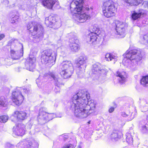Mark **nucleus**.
<instances>
[{
  "label": "nucleus",
  "instance_id": "9b49d317",
  "mask_svg": "<svg viewBox=\"0 0 148 148\" xmlns=\"http://www.w3.org/2000/svg\"><path fill=\"white\" fill-rule=\"evenodd\" d=\"M27 117V113L23 111H15L13 115L11 116L12 121L16 122L18 121H22Z\"/></svg>",
  "mask_w": 148,
  "mask_h": 148
},
{
  "label": "nucleus",
  "instance_id": "f03ea898",
  "mask_svg": "<svg viewBox=\"0 0 148 148\" xmlns=\"http://www.w3.org/2000/svg\"><path fill=\"white\" fill-rule=\"evenodd\" d=\"M130 50L129 49L126 51L125 55L124 54L125 58H124L123 62L124 63L125 60L127 59L126 63H130V66L131 69L133 71H135L137 69L136 66L138 62L141 60V51L140 49Z\"/></svg>",
  "mask_w": 148,
  "mask_h": 148
},
{
  "label": "nucleus",
  "instance_id": "a19ab883",
  "mask_svg": "<svg viewBox=\"0 0 148 148\" xmlns=\"http://www.w3.org/2000/svg\"><path fill=\"white\" fill-rule=\"evenodd\" d=\"M14 147V145L10 143H7L5 145V148H12Z\"/></svg>",
  "mask_w": 148,
  "mask_h": 148
},
{
  "label": "nucleus",
  "instance_id": "7c9ffc66",
  "mask_svg": "<svg viewBox=\"0 0 148 148\" xmlns=\"http://www.w3.org/2000/svg\"><path fill=\"white\" fill-rule=\"evenodd\" d=\"M140 83L144 86H148V75L143 77L141 79Z\"/></svg>",
  "mask_w": 148,
  "mask_h": 148
},
{
  "label": "nucleus",
  "instance_id": "58836bf2",
  "mask_svg": "<svg viewBox=\"0 0 148 148\" xmlns=\"http://www.w3.org/2000/svg\"><path fill=\"white\" fill-rule=\"evenodd\" d=\"M144 40V43L145 44L148 43V34L145 35L143 37Z\"/></svg>",
  "mask_w": 148,
  "mask_h": 148
},
{
  "label": "nucleus",
  "instance_id": "9d476101",
  "mask_svg": "<svg viewBox=\"0 0 148 148\" xmlns=\"http://www.w3.org/2000/svg\"><path fill=\"white\" fill-rule=\"evenodd\" d=\"M17 89V91L13 92L12 93V100L15 104L19 106L22 103L23 97L20 91V90L22 89L21 88H19Z\"/></svg>",
  "mask_w": 148,
  "mask_h": 148
},
{
  "label": "nucleus",
  "instance_id": "393cba45",
  "mask_svg": "<svg viewBox=\"0 0 148 148\" xmlns=\"http://www.w3.org/2000/svg\"><path fill=\"white\" fill-rule=\"evenodd\" d=\"M117 57L112 53H107L105 56L106 60L108 61H111L114 60L115 61L117 60Z\"/></svg>",
  "mask_w": 148,
  "mask_h": 148
},
{
  "label": "nucleus",
  "instance_id": "4468645a",
  "mask_svg": "<svg viewBox=\"0 0 148 148\" xmlns=\"http://www.w3.org/2000/svg\"><path fill=\"white\" fill-rule=\"evenodd\" d=\"M42 4L44 7L51 9L53 7L56 8H59L60 6L58 1H42Z\"/></svg>",
  "mask_w": 148,
  "mask_h": 148
},
{
  "label": "nucleus",
  "instance_id": "f3484780",
  "mask_svg": "<svg viewBox=\"0 0 148 148\" xmlns=\"http://www.w3.org/2000/svg\"><path fill=\"white\" fill-rule=\"evenodd\" d=\"M116 75L117 77H119L118 79L120 84H123L126 81V75L125 72H120L117 71L116 73Z\"/></svg>",
  "mask_w": 148,
  "mask_h": 148
},
{
  "label": "nucleus",
  "instance_id": "ddd939ff",
  "mask_svg": "<svg viewBox=\"0 0 148 148\" xmlns=\"http://www.w3.org/2000/svg\"><path fill=\"white\" fill-rule=\"evenodd\" d=\"M36 61V57L33 55H30L25 63V66L26 69L30 71H33L35 67V63Z\"/></svg>",
  "mask_w": 148,
  "mask_h": 148
},
{
  "label": "nucleus",
  "instance_id": "6ab92c4d",
  "mask_svg": "<svg viewBox=\"0 0 148 148\" xmlns=\"http://www.w3.org/2000/svg\"><path fill=\"white\" fill-rule=\"evenodd\" d=\"M62 68L65 69H69L74 71V68L73 64L70 61H64L62 63Z\"/></svg>",
  "mask_w": 148,
  "mask_h": 148
},
{
  "label": "nucleus",
  "instance_id": "a878e982",
  "mask_svg": "<svg viewBox=\"0 0 148 148\" xmlns=\"http://www.w3.org/2000/svg\"><path fill=\"white\" fill-rule=\"evenodd\" d=\"M107 72L108 71L106 69L102 67L98 74L99 75V78L100 79H105Z\"/></svg>",
  "mask_w": 148,
  "mask_h": 148
},
{
  "label": "nucleus",
  "instance_id": "2f4dec72",
  "mask_svg": "<svg viewBox=\"0 0 148 148\" xmlns=\"http://www.w3.org/2000/svg\"><path fill=\"white\" fill-rule=\"evenodd\" d=\"M133 113L131 114L129 113L128 114L124 112H123L121 113V115L125 117L129 116V117L128 118V121H130L132 120L134 118V116L133 115Z\"/></svg>",
  "mask_w": 148,
  "mask_h": 148
},
{
  "label": "nucleus",
  "instance_id": "de8ad7c7",
  "mask_svg": "<svg viewBox=\"0 0 148 148\" xmlns=\"http://www.w3.org/2000/svg\"><path fill=\"white\" fill-rule=\"evenodd\" d=\"M86 9L87 10H89V8L88 7H86Z\"/></svg>",
  "mask_w": 148,
  "mask_h": 148
},
{
  "label": "nucleus",
  "instance_id": "0eeeda50",
  "mask_svg": "<svg viewBox=\"0 0 148 148\" xmlns=\"http://www.w3.org/2000/svg\"><path fill=\"white\" fill-rule=\"evenodd\" d=\"M69 35L71 37L69 39L70 49L71 51L77 52L79 49V46L78 44V40L75 34L71 33Z\"/></svg>",
  "mask_w": 148,
  "mask_h": 148
},
{
  "label": "nucleus",
  "instance_id": "864d4df0",
  "mask_svg": "<svg viewBox=\"0 0 148 148\" xmlns=\"http://www.w3.org/2000/svg\"><path fill=\"white\" fill-rule=\"evenodd\" d=\"M90 121H88V123H89V124H90Z\"/></svg>",
  "mask_w": 148,
  "mask_h": 148
},
{
  "label": "nucleus",
  "instance_id": "e433bc0d",
  "mask_svg": "<svg viewBox=\"0 0 148 148\" xmlns=\"http://www.w3.org/2000/svg\"><path fill=\"white\" fill-rule=\"evenodd\" d=\"M148 130V125L146 124L142 126V130L143 132H145Z\"/></svg>",
  "mask_w": 148,
  "mask_h": 148
},
{
  "label": "nucleus",
  "instance_id": "a18cd8bd",
  "mask_svg": "<svg viewBox=\"0 0 148 148\" xmlns=\"http://www.w3.org/2000/svg\"><path fill=\"white\" fill-rule=\"evenodd\" d=\"M68 138V136H64V140H65V139H66V138Z\"/></svg>",
  "mask_w": 148,
  "mask_h": 148
},
{
  "label": "nucleus",
  "instance_id": "603ef678",
  "mask_svg": "<svg viewBox=\"0 0 148 148\" xmlns=\"http://www.w3.org/2000/svg\"><path fill=\"white\" fill-rule=\"evenodd\" d=\"M29 145H30V146H31L32 145V143H30V144H29Z\"/></svg>",
  "mask_w": 148,
  "mask_h": 148
},
{
  "label": "nucleus",
  "instance_id": "412c9836",
  "mask_svg": "<svg viewBox=\"0 0 148 148\" xmlns=\"http://www.w3.org/2000/svg\"><path fill=\"white\" fill-rule=\"evenodd\" d=\"M50 76L55 81V85L58 88L62 84V80L60 78H59L57 75H55L54 73H50Z\"/></svg>",
  "mask_w": 148,
  "mask_h": 148
},
{
  "label": "nucleus",
  "instance_id": "cd10ccee",
  "mask_svg": "<svg viewBox=\"0 0 148 148\" xmlns=\"http://www.w3.org/2000/svg\"><path fill=\"white\" fill-rule=\"evenodd\" d=\"M126 27H124L123 29L119 28L118 30H116L118 36L119 38H123L125 37V29Z\"/></svg>",
  "mask_w": 148,
  "mask_h": 148
},
{
  "label": "nucleus",
  "instance_id": "6e6552de",
  "mask_svg": "<svg viewBox=\"0 0 148 148\" xmlns=\"http://www.w3.org/2000/svg\"><path fill=\"white\" fill-rule=\"evenodd\" d=\"M97 34L96 31L94 32H90L86 36V39L88 42H90L94 46L99 47L100 46V41L98 37L99 36Z\"/></svg>",
  "mask_w": 148,
  "mask_h": 148
},
{
  "label": "nucleus",
  "instance_id": "20e7f679",
  "mask_svg": "<svg viewBox=\"0 0 148 148\" xmlns=\"http://www.w3.org/2000/svg\"><path fill=\"white\" fill-rule=\"evenodd\" d=\"M57 55V53L56 51L50 49L46 50L41 56V62L42 63L47 64L51 66L55 63Z\"/></svg>",
  "mask_w": 148,
  "mask_h": 148
},
{
  "label": "nucleus",
  "instance_id": "4d7b16f0",
  "mask_svg": "<svg viewBox=\"0 0 148 148\" xmlns=\"http://www.w3.org/2000/svg\"><path fill=\"white\" fill-rule=\"evenodd\" d=\"M125 65H126V66L127 65V64H125Z\"/></svg>",
  "mask_w": 148,
  "mask_h": 148
},
{
  "label": "nucleus",
  "instance_id": "a211bd4d",
  "mask_svg": "<svg viewBox=\"0 0 148 148\" xmlns=\"http://www.w3.org/2000/svg\"><path fill=\"white\" fill-rule=\"evenodd\" d=\"M73 71L69 69H65L62 68V70L60 74L61 76L64 79L69 77L72 74Z\"/></svg>",
  "mask_w": 148,
  "mask_h": 148
},
{
  "label": "nucleus",
  "instance_id": "ea45409f",
  "mask_svg": "<svg viewBox=\"0 0 148 148\" xmlns=\"http://www.w3.org/2000/svg\"><path fill=\"white\" fill-rule=\"evenodd\" d=\"M24 143L23 141H21L18 143L17 145V146L18 147H20L21 148H27L26 147H24L23 146Z\"/></svg>",
  "mask_w": 148,
  "mask_h": 148
},
{
  "label": "nucleus",
  "instance_id": "bb28decb",
  "mask_svg": "<svg viewBox=\"0 0 148 148\" xmlns=\"http://www.w3.org/2000/svg\"><path fill=\"white\" fill-rule=\"evenodd\" d=\"M119 132L116 130H114L110 135V138L113 141L117 140L119 138Z\"/></svg>",
  "mask_w": 148,
  "mask_h": 148
},
{
  "label": "nucleus",
  "instance_id": "4c0bfd02",
  "mask_svg": "<svg viewBox=\"0 0 148 148\" xmlns=\"http://www.w3.org/2000/svg\"><path fill=\"white\" fill-rule=\"evenodd\" d=\"M3 3L5 6H10V7H12L14 6V5H13V4L12 5H9L8 4L9 3V2L8 1H3Z\"/></svg>",
  "mask_w": 148,
  "mask_h": 148
},
{
  "label": "nucleus",
  "instance_id": "1a4fd4ad",
  "mask_svg": "<svg viewBox=\"0 0 148 148\" xmlns=\"http://www.w3.org/2000/svg\"><path fill=\"white\" fill-rule=\"evenodd\" d=\"M27 29L32 33V35L36 36L38 38L42 37V28H40V29H39L38 26L33 25L32 23L27 25Z\"/></svg>",
  "mask_w": 148,
  "mask_h": 148
},
{
  "label": "nucleus",
  "instance_id": "c85d7f7f",
  "mask_svg": "<svg viewBox=\"0 0 148 148\" xmlns=\"http://www.w3.org/2000/svg\"><path fill=\"white\" fill-rule=\"evenodd\" d=\"M126 136L127 143L129 144H132L133 142V138L132 134L130 133L127 132L126 134Z\"/></svg>",
  "mask_w": 148,
  "mask_h": 148
},
{
  "label": "nucleus",
  "instance_id": "3c124183",
  "mask_svg": "<svg viewBox=\"0 0 148 148\" xmlns=\"http://www.w3.org/2000/svg\"><path fill=\"white\" fill-rule=\"evenodd\" d=\"M146 3V1H145L144 2H143V4H145V3Z\"/></svg>",
  "mask_w": 148,
  "mask_h": 148
},
{
  "label": "nucleus",
  "instance_id": "5fc2aeb1",
  "mask_svg": "<svg viewBox=\"0 0 148 148\" xmlns=\"http://www.w3.org/2000/svg\"><path fill=\"white\" fill-rule=\"evenodd\" d=\"M38 80V79H37L36 80V82H37V81Z\"/></svg>",
  "mask_w": 148,
  "mask_h": 148
},
{
  "label": "nucleus",
  "instance_id": "473e14b6",
  "mask_svg": "<svg viewBox=\"0 0 148 148\" xmlns=\"http://www.w3.org/2000/svg\"><path fill=\"white\" fill-rule=\"evenodd\" d=\"M7 104L6 99L3 97H0V105L3 106V107L5 106Z\"/></svg>",
  "mask_w": 148,
  "mask_h": 148
},
{
  "label": "nucleus",
  "instance_id": "423d86ee",
  "mask_svg": "<svg viewBox=\"0 0 148 148\" xmlns=\"http://www.w3.org/2000/svg\"><path fill=\"white\" fill-rule=\"evenodd\" d=\"M47 108L44 107H41L39 110L38 118L45 121V122L51 120L56 116L54 113H47Z\"/></svg>",
  "mask_w": 148,
  "mask_h": 148
},
{
  "label": "nucleus",
  "instance_id": "7ed1b4c3",
  "mask_svg": "<svg viewBox=\"0 0 148 148\" xmlns=\"http://www.w3.org/2000/svg\"><path fill=\"white\" fill-rule=\"evenodd\" d=\"M74 1L71 3L70 7L77 12L74 13L75 20L78 22L84 23L89 19L90 18V15L82 12L84 1Z\"/></svg>",
  "mask_w": 148,
  "mask_h": 148
},
{
  "label": "nucleus",
  "instance_id": "49530a36",
  "mask_svg": "<svg viewBox=\"0 0 148 148\" xmlns=\"http://www.w3.org/2000/svg\"><path fill=\"white\" fill-rule=\"evenodd\" d=\"M73 1H72V2H71V3ZM71 3H70V5H71ZM70 8L71 9V10H72V9H74V11L75 12H76V11H74V8L73 9V8Z\"/></svg>",
  "mask_w": 148,
  "mask_h": 148
},
{
  "label": "nucleus",
  "instance_id": "4be33fe9",
  "mask_svg": "<svg viewBox=\"0 0 148 148\" xmlns=\"http://www.w3.org/2000/svg\"><path fill=\"white\" fill-rule=\"evenodd\" d=\"M102 67L101 64L98 63H96L93 65L92 71L93 73L98 74Z\"/></svg>",
  "mask_w": 148,
  "mask_h": 148
},
{
  "label": "nucleus",
  "instance_id": "8fccbe9b",
  "mask_svg": "<svg viewBox=\"0 0 148 148\" xmlns=\"http://www.w3.org/2000/svg\"><path fill=\"white\" fill-rule=\"evenodd\" d=\"M58 42H59V43H61V40H58ZM61 45V44H60H60H59V45Z\"/></svg>",
  "mask_w": 148,
  "mask_h": 148
},
{
  "label": "nucleus",
  "instance_id": "c9c22d12",
  "mask_svg": "<svg viewBox=\"0 0 148 148\" xmlns=\"http://www.w3.org/2000/svg\"><path fill=\"white\" fill-rule=\"evenodd\" d=\"M19 18V17L18 16H12L11 18V22L12 23H14L17 21V19Z\"/></svg>",
  "mask_w": 148,
  "mask_h": 148
},
{
  "label": "nucleus",
  "instance_id": "b1692460",
  "mask_svg": "<svg viewBox=\"0 0 148 148\" xmlns=\"http://www.w3.org/2000/svg\"><path fill=\"white\" fill-rule=\"evenodd\" d=\"M142 1H124L125 5V6L130 5H137L139 3H142L140 2Z\"/></svg>",
  "mask_w": 148,
  "mask_h": 148
},
{
  "label": "nucleus",
  "instance_id": "2eb2a0df",
  "mask_svg": "<svg viewBox=\"0 0 148 148\" xmlns=\"http://www.w3.org/2000/svg\"><path fill=\"white\" fill-rule=\"evenodd\" d=\"M87 60V58L86 56H80L76 60V66L78 68H82L83 66V65L86 63Z\"/></svg>",
  "mask_w": 148,
  "mask_h": 148
},
{
  "label": "nucleus",
  "instance_id": "09e8293b",
  "mask_svg": "<svg viewBox=\"0 0 148 148\" xmlns=\"http://www.w3.org/2000/svg\"><path fill=\"white\" fill-rule=\"evenodd\" d=\"M77 148H81L82 147H81V146L80 145H79L77 146Z\"/></svg>",
  "mask_w": 148,
  "mask_h": 148
},
{
  "label": "nucleus",
  "instance_id": "aec40b11",
  "mask_svg": "<svg viewBox=\"0 0 148 148\" xmlns=\"http://www.w3.org/2000/svg\"><path fill=\"white\" fill-rule=\"evenodd\" d=\"M56 22L55 17L51 16L46 18L45 20V23L47 26L54 25Z\"/></svg>",
  "mask_w": 148,
  "mask_h": 148
},
{
  "label": "nucleus",
  "instance_id": "79ce46f5",
  "mask_svg": "<svg viewBox=\"0 0 148 148\" xmlns=\"http://www.w3.org/2000/svg\"><path fill=\"white\" fill-rule=\"evenodd\" d=\"M114 110V108L113 107L110 108L109 110V112L110 113H112Z\"/></svg>",
  "mask_w": 148,
  "mask_h": 148
},
{
  "label": "nucleus",
  "instance_id": "dca6fc26",
  "mask_svg": "<svg viewBox=\"0 0 148 148\" xmlns=\"http://www.w3.org/2000/svg\"><path fill=\"white\" fill-rule=\"evenodd\" d=\"M11 55L12 58L14 60L19 59L20 57L23 56V46L20 51H15L14 50L11 49L10 51Z\"/></svg>",
  "mask_w": 148,
  "mask_h": 148
},
{
  "label": "nucleus",
  "instance_id": "c03bdc74",
  "mask_svg": "<svg viewBox=\"0 0 148 148\" xmlns=\"http://www.w3.org/2000/svg\"><path fill=\"white\" fill-rule=\"evenodd\" d=\"M24 92L26 93H28L29 92V90H27V89L23 88V89Z\"/></svg>",
  "mask_w": 148,
  "mask_h": 148
},
{
  "label": "nucleus",
  "instance_id": "c756f323",
  "mask_svg": "<svg viewBox=\"0 0 148 148\" xmlns=\"http://www.w3.org/2000/svg\"><path fill=\"white\" fill-rule=\"evenodd\" d=\"M132 13L131 17L132 19L135 20L139 18L141 15L143 14L142 12L137 13L135 12H133Z\"/></svg>",
  "mask_w": 148,
  "mask_h": 148
},
{
  "label": "nucleus",
  "instance_id": "f8f14e48",
  "mask_svg": "<svg viewBox=\"0 0 148 148\" xmlns=\"http://www.w3.org/2000/svg\"><path fill=\"white\" fill-rule=\"evenodd\" d=\"M13 134L17 136H22L26 131L25 125L22 123L16 124L13 128Z\"/></svg>",
  "mask_w": 148,
  "mask_h": 148
},
{
  "label": "nucleus",
  "instance_id": "f704fd0d",
  "mask_svg": "<svg viewBox=\"0 0 148 148\" xmlns=\"http://www.w3.org/2000/svg\"><path fill=\"white\" fill-rule=\"evenodd\" d=\"M8 119V117L7 116H0V122L5 123L7 121Z\"/></svg>",
  "mask_w": 148,
  "mask_h": 148
},
{
  "label": "nucleus",
  "instance_id": "37998d69",
  "mask_svg": "<svg viewBox=\"0 0 148 148\" xmlns=\"http://www.w3.org/2000/svg\"><path fill=\"white\" fill-rule=\"evenodd\" d=\"M5 37V35L3 34H0V40H1L2 39H3V38H4Z\"/></svg>",
  "mask_w": 148,
  "mask_h": 148
},
{
  "label": "nucleus",
  "instance_id": "39448f33",
  "mask_svg": "<svg viewBox=\"0 0 148 148\" xmlns=\"http://www.w3.org/2000/svg\"><path fill=\"white\" fill-rule=\"evenodd\" d=\"M117 8L112 1H106L104 2L102 8L104 15L107 18H110L115 15Z\"/></svg>",
  "mask_w": 148,
  "mask_h": 148
},
{
  "label": "nucleus",
  "instance_id": "72a5a7b5",
  "mask_svg": "<svg viewBox=\"0 0 148 148\" xmlns=\"http://www.w3.org/2000/svg\"><path fill=\"white\" fill-rule=\"evenodd\" d=\"M140 108L141 111L142 112H145L147 111L148 110V103H146L141 105Z\"/></svg>",
  "mask_w": 148,
  "mask_h": 148
},
{
  "label": "nucleus",
  "instance_id": "6e6d98bb",
  "mask_svg": "<svg viewBox=\"0 0 148 148\" xmlns=\"http://www.w3.org/2000/svg\"><path fill=\"white\" fill-rule=\"evenodd\" d=\"M90 8H91V9H92V7H91Z\"/></svg>",
  "mask_w": 148,
  "mask_h": 148
},
{
  "label": "nucleus",
  "instance_id": "f257e3e1",
  "mask_svg": "<svg viewBox=\"0 0 148 148\" xmlns=\"http://www.w3.org/2000/svg\"><path fill=\"white\" fill-rule=\"evenodd\" d=\"M90 97L89 94L83 91L73 96L70 102V108L74 110V115L76 117L84 119L96 111V104L88 101Z\"/></svg>",
  "mask_w": 148,
  "mask_h": 148
},
{
  "label": "nucleus",
  "instance_id": "5701e85b",
  "mask_svg": "<svg viewBox=\"0 0 148 148\" xmlns=\"http://www.w3.org/2000/svg\"><path fill=\"white\" fill-rule=\"evenodd\" d=\"M115 23L116 26V30H119V28L123 29L124 27H127V25L126 23L118 20L115 21Z\"/></svg>",
  "mask_w": 148,
  "mask_h": 148
},
{
  "label": "nucleus",
  "instance_id": "13d9d810",
  "mask_svg": "<svg viewBox=\"0 0 148 148\" xmlns=\"http://www.w3.org/2000/svg\"><path fill=\"white\" fill-rule=\"evenodd\" d=\"M147 100H148V99Z\"/></svg>",
  "mask_w": 148,
  "mask_h": 148
}]
</instances>
